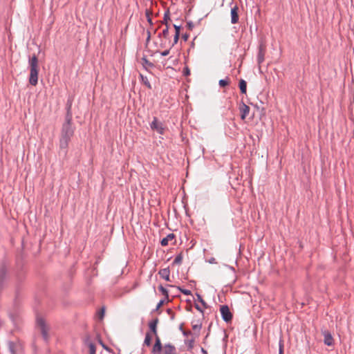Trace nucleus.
<instances>
[{
  "mask_svg": "<svg viewBox=\"0 0 354 354\" xmlns=\"http://www.w3.org/2000/svg\"><path fill=\"white\" fill-rule=\"evenodd\" d=\"M162 36L165 38H168L169 36V26H166V28L159 34V37Z\"/></svg>",
  "mask_w": 354,
  "mask_h": 354,
  "instance_id": "bb28decb",
  "label": "nucleus"
},
{
  "mask_svg": "<svg viewBox=\"0 0 354 354\" xmlns=\"http://www.w3.org/2000/svg\"><path fill=\"white\" fill-rule=\"evenodd\" d=\"M239 87L240 88V91L242 94H246L247 92V82L241 79L239 82Z\"/></svg>",
  "mask_w": 354,
  "mask_h": 354,
  "instance_id": "f3484780",
  "label": "nucleus"
},
{
  "mask_svg": "<svg viewBox=\"0 0 354 354\" xmlns=\"http://www.w3.org/2000/svg\"><path fill=\"white\" fill-rule=\"evenodd\" d=\"M165 298L164 299H161L157 304L156 308L154 310H158L159 308L163 305L164 302L165 301Z\"/></svg>",
  "mask_w": 354,
  "mask_h": 354,
  "instance_id": "2f4dec72",
  "label": "nucleus"
},
{
  "mask_svg": "<svg viewBox=\"0 0 354 354\" xmlns=\"http://www.w3.org/2000/svg\"><path fill=\"white\" fill-rule=\"evenodd\" d=\"M159 290L162 292L163 295H165V299L169 301V294L167 290L164 288L162 285H160L158 287Z\"/></svg>",
  "mask_w": 354,
  "mask_h": 354,
  "instance_id": "4be33fe9",
  "label": "nucleus"
},
{
  "mask_svg": "<svg viewBox=\"0 0 354 354\" xmlns=\"http://www.w3.org/2000/svg\"><path fill=\"white\" fill-rule=\"evenodd\" d=\"M196 295L198 301L201 303V304L203 306L204 308H207V304L203 300V299L202 298L201 295L198 294V293H196Z\"/></svg>",
  "mask_w": 354,
  "mask_h": 354,
  "instance_id": "cd10ccee",
  "label": "nucleus"
},
{
  "mask_svg": "<svg viewBox=\"0 0 354 354\" xmlns=\"http://www.w3.org/2000/svg\"><path fill=\"white\" fill-rule=\"evenodd\" d=\"M6 268L5 266H2L0 268V288L2 287L4 279H6Z\"/></svg>",
  "mask_w": 354,
  "mask_h": 354,
  "instance_id": "dca6fc26",
  "label": "nucleus"
},
{
  "mask_svg": "<svg viewBox=\"0 0 354 354\" xmlns=\"http://www.w3.org/2000/svg\"><path fill=\"white\" fill-rule=\"evenodd\" d=\"M149 39H150V32H148V36H147V40L148 41V40H149Z\"/></svg>",
  "mask_w": 354,
  "mask_h": 354,
  "instance_id": "c03bdc74",
  "label": "nucleus"
},
{
  "mask_svg": "<svg viewBox=\"0 0 354 354\" xmlns=\"http://www.w3.org/2000/svg\"><path fill=\"white\" fill-rule=\"evenodd\" d=\"M159 319L158 318L156 317L153 319L149 323V328L150 330V332L154 335L155 337V342L157 340V338H160V337L158 335L157 331V325L158 324Z\"/></svg>",
  "mask_w": 354,
  "mask_h": 354,
  "instance_id": "6e6552de",
  "label": "nucleus"
},
{
  "mask_svg": "<svg viewBox=\"0 0 354 354\" xmlns=\"http://www.w3.org/2000/svg\"><path fill=\"white\" fill-rule=\"evenodd\" d=\"M230 84V79L227 77L225 79L220 80L218 82V84L221 87H225Z\"/></svg>",
  "mask_w": 354,
  "mask_h": 354,
  "instance_id": "5701e85b",
  "label": "nucleus"
},
{
  "mask_svg": "<svg viewBox=\"0 0 354 354\" xmlns=\"http://www.w3.org/2000/svg\"><path fill=\"white\" fill-rule=\"evenodd\" d=\"M170 19L169 17V11L167 10L164 14L162 24H165L166 26H168V21Z\"/></svg>",
  "mask_w": 354,
  "mask_h": 354,
  "instance_id": "a878e982",
  "label": "nucleus"
},
{
  "mask_svg": "<svg viewBox=\"0 0 354 354\" xmlns=\"http://www.w3.org/2000/svg\"><path fill=\"white\" fill-rule=\"evenodd\" d=\"M174 28L175 29V33L176 34H179L180 35V26H177L176 24H174Z\"/></svg>",
  "mask_w": 354,
  "mask_h": 354,
  "instance_id": "c9c22d12",
  "label": "nucleus"
},
{
  "mask_svg": "<svg viewBox=\"0 0 354 354\" xmlns=\"http://www.w3.org/2000/svg\"><path fill=\"white\" fill-rule=\"evenodd\" d=\"M238 11H239V8L237 6H234L231 9V23L232 24H235L239 22V17Z\"/></svg>",
  "mask_w": 354,
  "mask_h": 354,
  "instance_id": "ddd939ff",
  "label": "nucleus"
},
{
  "mask_svg": "<svg viewBox=\"0 0 354 354\" xmlns=\"http://www.w3.org/2000/svg\"><path fill=\"white\" fill-rule=\"evenodd\" d=\"M180 330H182V331H183V330H184L183 329V324H181V325L180 326Z\"/></svg>",
  "mask_w": 354,
  "mask_h": 354,
  "instance_id": "49530a36",
  "label": "nucleus"
},
{
  "mask_svg": "<svg viewBox=\"0 0 354 354\" xmlns=\"http://www.w3.org/2000/svg\"><path fill=\"white\" fill-rule=\"evenodd\" d=\"M175 239V235L173 233L169 234L166 237L163 238L160 244L162 246H167L169 244V241Z\"/></svg>",
  "mask_w": 354,
  "mask_h": 354,
  "instance_id": "2eb2a0df",
  "label": "nucleus"
},
{
  "mask_svg": "<svg viewBox=\"0 0 354 354\" xmlns=\"http://www.w3.org/2000/svg\"><path fill=\"white\" fill-rule=\"evenodd\" d=\"M89 354H95V346L93 343H89L88 344Z\"/></svg>",
  "mask_w": 354,
  "mask_h": 354,
  "instance_id": "c85d7f7f",
  "label": "nucleus"
},
{
  "mask_svg": "<svg viewBox=\"0 0 354 354\" xmlns=\"http://www.w3.org/2000/svg\"><path fill=\"white\" fill-rule=\"evenodd\" d=\"M214 260H215V259L213 258V259H212V260H211L209 262H210V263H213V262L214 261Z\"/></svg>",
  "mask_w": 354,
  "mask_h": 354,
  "instance_id": "de8ad7c7",
  "label": "nucleus"
},
{
  "mask_svg": "<svg viewBox=\"0 0 354 354\" xmlns=\"http://www.w3.org/2000/svg\"><path fill=\"white\" fill-rule=\"evenodd\" d=\"M171 319H174V313L172 314H171Z\"/></svg>",
  "mask_w": 354,
  "mask_h": 354,
  "instance_id": "a18cd8bd",
  "label": "nucleus"
},
{
  "mask_svg": "<svg viewBox=\"0 0 354 354\" xmlns=\"http://www.w3.org/2000/svg\"><path fill=\"white\" fill-rule=\"evenodd\" d=\"M140 79L143 84H145L148 88L151 89V85L146 76H144L142 74H140Z\"/></svg>",
  "mask_w": 354,
  "mask_h": 354,
  "instance_id": "a211bd4d",
  "label": "nucleus"
},
{
  "mask_svg": "<svg viewBox=\"0 0 354 354\" xmlns=\"http://www.w3.org/2000/svg\"><path fill=\"white\" fill-rule=\"evenodd\" d=\"M201 352L204 354H207V351L203 348H201Z\"/></svg>",
  "mask_w": 354,
  "mask_h": 354,
  "instance_id": "37998d69",
  "label": "nucleus"
},
{
  "mask_svg": "<svg viewBox=\"0 0 354 354\" xmlns=\"http://www.w3.org/2000/svg\"><path fill=\"white\" fill-rule=\"evenodd\" d=\"M322 335H324V342L327 346H333L334 344L333 337L331 333L328 330L322 331Z\"/></svg>",
  "mask_w": 354,
  "mask_h": 354,
  "instance_id": "9b49d317",
  "label": "nucleus"
},
{
  "mask_svg": "<svg viewBox=\"0 0 354 354\" xmlns=\"http://www.w3.org/2000/svg\"><path fill=\"white\" fill-rule=\"evenodd\" d=\"M222 319L227 323L230 322L232 319V314L227 305H223L220 308Z\"/></svg>",
  "mask_w": 354,
  "mask_h": 354,
  "instance_id": "423d86ee",
  "label": "nucleus"
},
{
  "mask_svg": "<svg viewBox=\"0 0 354 354\" xmlns=\"http://www.w3.org/2000/svg\"><path fill=\"white\" fill-rule=\"evenodd\" d=\"M75 130L73 120H64L61 128L59 147L60 150L64 151L65 155L67 153L68 145L74 136Z\"/></svg>",
  "mask_w": 354,
  "mask_h": 354,
  "instance_id": "f257e3e1",
  "label": "nucleus"
},
{
  "mask_svg": "<svg viewBox=\"0 0 354 354\" xmlns=\"http://www.w3.org/2000/svg\"><path fill=\"white\" fill-rule=\"evenodd\" d=\"M189 35L188 33H185L182 35V39L186 41L189 39Z\"/></svg>",
  "mask_w": 354,
  "mask_h": 354,
  "instance_id": "4c0bfd02",
  "label": "nucleus"
},
{
  "mask_svg": "<svg viewBox=\"0 0 354 354\" xmlns=\"http://www.w3.org/2000/svg\"><path fill=\"white\" fill-rule=\"evenodd\" d=\"M145 14H146V17H147V21L150 24V25H153L152 19L151 17V12L149 10H147Z\"/></svg>",
  "mask_w": 354,
  "mask_h": 354,
  "instance_id": "c756f323",
  "label": "nucleus"
},
{
  "mask_svg": "<svg viewBox=\"0 0 354 354\" xmlns=\"http://www.w3.org/2000/svg\"><path fill=\"white\" fill-rule=\"evenodd\" d=\"M151 339H152V337H151V333L149 332H147L145 335V338L144 340V345H145L147 346H151Z\"/></svg>",
  "mask_w": 354,
  "mask_h": 354,
  "instance_id": "aec40b11",
  "label": "nucleus"
},
{
  "mask_svg": "<svg viewBox=\"0 0 354 354\" xmlns=\"http://www.w3.org/2000/svg\"><path fill=\"white\" fill-rule=\"evenodd\" d=\"M183 74L185 76H188V75H190V71H189L188 67L184 68V69H183Z\"/></svg>",
  "mask_w": 354,
  "mask_h": 354,
  "instance_id": "e433bc0d",
  "label": "nucleus"
},
{
  "mask_svg": "<svg viewBox=\"0 0 354 354\" xmlns=\"http://www.w3.org/2000/svg\"><path fill=\"white\" fill-rule=\"evenodd\" d=\"M151 354H176V348L170 343L162 346L160 338H157L151 349Z\"/></svg>",
  "mask_w": 354,
  "mask_h": 354,
  "instance_id": "7ed1b4c3",
  "label": "nucleus"
},
{
  "mask_svg": "<svg viewBox=\"0 0 354 354\" xmlns=\"http://www.w3.org/2000/svg\"><path fill=\"white\" fill-rule=\"evenodd\" d=\"M150 127L153 131H157L159 134H164L165 127L162 122L158 121L156 117H153V121L150 124Z\"/></svg>",
  "mask_w": 354,
  "mask_h": 354,
  "instance_id": "39448f33",
  "label": "nucleus"
},
{
  "mask_svg": "<svg viewBox=\"0 0 354 354\" xmlns=\"http://www.w3.org/2000/svg\"><path fill=\"white\" fill-rule=\"evenodd\" d=\"M37 324L40 329L44 340L47 342L49 339L48 327L46 326L44 319L42 318H38L37 319Z\"/></svg>",
  "mask_w": 354,
  "mask_h": 354,
  "instance_id": "20e7f679",
  "label": "nucleus"
},
{
  "mask_svg": "<svg viewBox=\"0 0 354 354\" xmlns=\"http://www.w3.org/2000/svg\"><path fill=\"white\" fill-rule=\"evenodd\" d=\"M142 64L143 65V67L147 69V67L149 66V67H153V64L150 62L146 57H142Z\"/></svg>",
  "mask_w": 354,
  "mask_h": 354,
  "instance_id": "412c9836",
  "label": "nucleus"
},
{
  "mask_svg": "<svg viewBox=\"0 0 354 354\" xmlns=\"http://www.w3.org/2000/svg\"><path fill=\"white\" fill-rule=\"evenodd\" d=\"M179 36H180L179 34L175 33L174 37V42L172 43L171 46H174L176 44H177V42L179 39Z\"/></svg>",
  "mask_w": 354,
  "mask_h": 354,
  "instance_id": "473e14b6",
  "label": "nucleus"
},
{
  "mask_svg": "<svg viewBox=\"0 0 354 354\" xmlns=\"http://www.w3.org/2000/svg\"><path fill=\"white\" fill-rule=\"evenodd\" d=\"M202 328L201 324H192V329L194 330V333H198V335H200V330Z\"/></svg>",
  "mask_w": 354,
  "mask_h": 354,
  "instance_id": "b1692460",
  "label": "nucleus"
},
{
  "mask_svg": "<svg viewBox=\"0 0 354 354\" xmlns=\"http://www.w3.org/2000/svg\"><path fill=\"white\" fill-rule=\"evenodd\" d=\"M239 111L241 113V119L243 120L249 114L250 107L242 102L239 106Z\"/></svg>",
  "mask_w": 354,
  "mask_h": 354,
  "instance_id": "f8f14e48",
  "label": "nucleus"
},
{
  "mask_svg": "<svg viewBox=\"0 0 354 354\" xmlns=\"http://www.w3.org/2000/svg\"><path fill=\"white\" fill-rule=\"evenodd\" d=\"M73 98L69 97L67 100L66 109V113L65 115V120H73V113H72V104H73Z\"/></svg>",
  "mask_w": 354,
  "mask_h": 354,
  "instance_id": "1a4fd4ad",
  "label": "nucleus"
},
{
  "mask_svg": "<svg viewBox=\"0 0 354 354\" xmlns=\"http://www.w3.org/2000/svg\"><path fill=\"white\" fill-rule=\"evenodd\" d=\"M179 288L180 291L185 295H192V292L189 290L183 289L181 288Z\"/></svg>",
  "mask_w": 354,
  "mask_h": 354,
  "instance_id": "7c9ffc66",
  "label": "nucleus"
},
{
  "mask_svg": "<svg viewBox=\"0 0 354 354\" xmlns=\"http://www.w3.org/2000/svg\"><path fill=\"white\" fill-rule=\"evenodd\" d=\"M167 313H168L169 315H171V314H172V313H173L172 310H171V309H170V308L167 309Z\"/></svg>",
  "mask_w": 354,
  "mask_h": 354,
  "instance_id": "a19ab883",
  "label": "nucleus"
},
{
  "mask_svg": "<svg viewBox=\"0 0 354 354\" xmlns=\"http://www.w3.org/2000/svg\"><path fill=\"white\" fill-rule=\"evenodd\" d=\"M28 67L30 69L29 83L32 86H36L38 83L39 60L35 54L29 58Z\"/></svg>",
  "mask_w": 354,
  "mask_h": 354,
  "instance_id": "f03ea898",
  "label": "nucleus"
},
{
  "mask_svg": "<svg viewBox=\"0 0 354 354\" xmlns=\"http://www.w3.org/2000/svg\"><path fill=\"white\" fill-rule=\"evenodd\" d=\"M187 27L189 30H192L194 27V23L192 21H188L187 23Z\"/></svg>",
  "mask_w": 354,
  "mask_h": 354,
  "instance_id": "f704fd0d",
  "label": "nucleus"
},
{
  "mask_svg": "<svg viewBox=\"0 0 354 354\" xmlns=\"http://www.w3.org/2000/svg\"><path fill=\"white\" fill-rule=\"evenodd\" d=\"M169 50H165L161 52L160 54L162 56H167L169 55Z\"/></svg>",
  "mask_w": 354,
  "mask_h": 354,
  "instance_id": "58836bf2",
  "label": "nucleus"
},
{
  "mask_svg": "<svg viewBox=\"0 0 354 354\" xmlns=\"http://www.w3.org/2000/svg\"><path fill=\"white\" fill-rule=\"evenodd\" d=\"M195 308H196L198 311H200V312H201V313H203V311L202 308H201V306H200L198 304H195Z\"/></svg>",
  "mask_w": 354,
  "mask_h": 354,
  "instance_id": "ea45409f",
  "label": "nucleus"
},
{
  "mask_svg": "<svg viewBox=\"0 0 354 354\" xmlns=\"http://www.w3.org/2000/svg\"><path fill=\"white\" fill-rule=\"evenodd\" d=\"M8 349L11 354H17V345L15 342H8Z\"/></svg>",
  "mask_w": 354,
  "mask_h": 354,
  "instance_id": "6ab92c4d",
  "label": "nucleus"
},
{
  "mask_svg": "<svg viewBox=\"0 0 354 354\" xmlns=\"http://www.w3.org/2000/svg\"><path fill=\"white\" fill-rule=\"evenodd\" d=\"M266 48L263 44H260L258 48V53H257V63L260 66L265 59Z\"/></svg>",
  "mask_w": 354,
  "mask_h": 354,
  "instance_id": "0eeeda50",
  "label": "nucleus"
},
{
  "mask_svg": "<svg viewBox=\"0 0 354 354\" xmlns=\"http://www.w3.org/2000/svg\"><path fill=\"white\" fill-rule=\"evenodd\" d=\"M282 353H283V348H282V346H280L279 354H282Z\"/></svg>",
  "mask_w": 354,
  "mask_h": 354,
  "instance_id": "79ce46f5",
  "label": "nucleus"
},
{
  "mask_svg": "<svg viewBox=\"0 0 354 354\" xmlns=\"http://www.w3.org/2000/svg\"><path fill=\"white\" fill-rule=\"evenodd\" d=\"M158 274L167 281H170V270L169 268L160 269L158 272Z\"/></svg>",
  "mask_w": 354,
  "mask_h": 354,
  "instance_id": "4468645a",
  "label": "nucleus"
},
{
  "mask_svg": "<svg viewBox=\"0 0 354 354\" xmlns=\"http://www.w3.org/2000/svg\"><path fill=\"white\" fill-rule=\"evenodd\" d=\"M182 261H183V255L180 253L176 256V257L173 261V263L179 265L182 263Z\"/></svg>",
  "mask_w": 354,
  "mask_h": 354,
  "instance_id": "393cba45",
  "label": "nucleus"
},
{
  "mask_svg": "<svg viewBox=\"0 0 354 354\" xmlns=\"http://www.w3.org/2000/svg\"><path fill=\"white\" fill-rule=\"evenodd\" d=\"M198 337V333H194L192 336H191V338L185 339V344L187 347V351H192V350L194 347V342L196 339Z\"/></svg>",
  "mask_w": 354,
  "mask_h": 354,
  "instance_id": "9d476101",
  "label": "nucleus"
},
{
  "mask_svg": "<svg viewBox=\"0 0 354 354\" xmlns=\"http://www.w3.org/2000/svg\"><path fill=\"white\" fill-rule=\"evenodd\" d=\"M183 334L184 336L188 337L189 336H192L194 333L191 330H183Z\"/></svg>",
  "mask_w": 354,
  "mask_h": 354,
  "instance_id": "72a5a7b5",
  "label": "nucleus"
}]
</instances>
